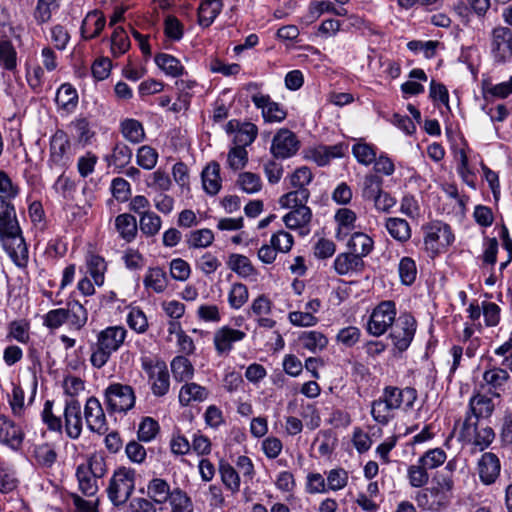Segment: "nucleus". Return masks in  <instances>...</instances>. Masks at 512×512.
I'll list each match as a JSON object with an SVG mask.
<instances>
[{"mask_svg":"<svg viewBox=\"0 0 512 512\" xmlns=\"http://www.w3.org/2000/svg\"><path fill=\"white\" fill-rule=\"evenodd\" d=\"M0 240L11 260L18 267H26L28 248L22 236L12 200L0 198Z\"/></svg>","mask_w":512,"mask_h":512,"instance_id":"obj_1","label":"nucleus"},{"mask_svg":"<svg viewBox=\"0 0 512 512\" xmlns=\"http://www.w3.org/2000/svg\"><path fill=\"white\" fill-rule=\"evenodd\" d=\"M416 399L417 391L414 388L399 389L387 386L383 390L382 396L372 402L371 415L377 423L385 425L394 417L395 410L411 409Z\"/></svg>","mask_w":512,"mask_h":512,"instance_id":"obj_2","label":"nucleus"},{"mask_svg":"<svg viewBox=\"0 0 512 512\" xmlns=\"http://www.w3.org/2000/svg\"><path fill=\"white\" fill-rule=\"evenodd\" d=\"M454 480L451 475L438 473L430 487L419 490L415 495L417 506L425 511L439 512L446 509L452 498Z\"/></svg>","mask_w":512,"mask_h":512,"instance_id":"obj_3","label":"nucleus"},{"mask_svg":"<svg viewBox=\"0 0 512 512\" xmlns=\"http://www.w3.org/2000/svg\"><path fill=\"white\" fill-rule=\"evenodd\" d=\"M127 331L120 326H111L97 335V342L93 345L90 362L95 368H102L117 351L126 338Z\"/></svg>","mask_w":512,"mask_h":512,"instance_id":"obj_4","label":"nucleus"},{"mask_svg":"<svg viewBox=\"0 0 512 512\" xmlns=\"http://www.w3.org/2000/svg\"><path fill=\"white\" fill-rule=\"evenodd\" d=\"M459 439L472 446L471 453L483 452L495 439V432L489 426H479L478 422L472 421L469 415L466 417L460 432Z\"/></svg>","mask_w":512,"mask_h":512,"instance_id":"obj_5","label":"nucleus"},{"mask_svg":"<svg viewBox=\"0 0 512 512\" xmlns=\"http://www.w3.org/2000/svg\"><path fill=\"white\" fill-rule=\"evenodd\" d=\"M135 471L125 467L118 468L110 479L107 494L115 506L125 504L134 491Z\"/></svg>","mask_w":512,"mask_h":512,"instance_id":"obj_6","label":"nucleus"},{"mask_svg":"<svg viewBox=\"0 0 512 512\" xmlns=\"http://www.w3.org/2000/svg\"><path fill=\"white\" fill-rule=\"evenodd\" d=\"M104 396L110 413H126L135 405L134 390L129 385L113 383L106 388Z\"/></svg>","mask_w":512,"mask_h":512,"instance_id":"obj_7","label":"nucleus"},{"mask_svg":"<svg viewBox=\"0 0 512 512\" xmlns=\"http://www.w3.org/2000/svg\"><path fill=\"white\" fill-rule=\"evenodd\" d=\"M313 174L311 170L306 167H300L294 171L290 176V184L294 190L284 194L279 199L280 205H289L292 202L298 203L307 202L310 197V191L307 189V185L312 181Z\"/></svg>","mask_w":512,"mask_h":512,"instance_id":"obj_8","label":"nucleus"},{"mask_svg":"<svg viewBox=\"0 0 512 512\" xmlns=\"http://www.w3.org/2000/svg\"><path fill=\"white\" fill-rule=\"evenodd\" d=\"M491 55L495 63L505 64L512 60V30L498 25L490 33Z\"/></svg>","mask_w":512,"mask_h":512,"instance_id":"obj_9","label":"nucleus"},{"mask_svg":"<svg viewBox=\"0 0 512 512\" xmlns=\"http://www.w3.org/2000/svg\"><path fill=\"white\" fill-rule=\"evenodd\" d=\"M396 309L392 301L381 302L370 315L367 330L373 336L383 335L395 323Z\"/></svg>","mask_w":512,"mask_h":512,"instance_id":"obj_10","label":"nucleus"},{"mask_svg":"<svg viewBox=\"0 0 512 512\" xmlns=\"http://www.w3.org/2000/svg\"><path fill=\"white\" fill-rule=\"evenodd\" d=\"M416 331V320L409 314L401 315L391 328L389 337L393 346L403 352L410 346Z\"/></svg>","mask_w":512,"mask_h":512,"instance_id":"obj_11","label":"nucleus"},{"mask_svg":"<svg viewBox=\"0 0 512 512\" xmlns=\"http://www.w3.org/2000/svg\"><path fill=\"white\" fill-rule=\"evenodd\" d=\"M71 142L63 130H57L50 140V166L63 170L70 160Z\"/></svg>","mask_w":512,"mask_h":512,"instance_id":"obj_12","label":"nucleus"},{"mask_svg":"<svg viewBox=\"0 0 512 512\" xmlns=\"http://www.w3.org/2000/svg\"><path fill=\"white\" fill-rule=\"evenodd\" d=\"M84 416L87 427L92 432H96L100 435L105 434L108 431V424L106 416L100 401L96 397H90L87 399L84 407Z\"/></svg>","mask_w":512,"mask_h":512,"instance_id":"obj_13","label":"nucleus"},{"mask_svg":"<svg viewBox=\"0 0 512 512\" xmlns=\"http://www.w3.org/2000/svg\"><path fill=\"white\" fill-rule=\"evenodd\" d=\"M299 141L288 129H280L273 138L271 153L276 158H289L297 153Z\"/></svg>","mask_w":512,"mask_h":512,"instance_id":"obj_14","label":"nucleus"},{"mask_svg":"<svg viewBox=\"0 0 512 512\" xmlns=\"http://www.w3.org/2000/svg\"><path fill=\"white\" fill-rule=\"evenodd\" d=\"M479 479L484 485H492L500 476L501 462L493 452H484L477 461Z\"/></svg>","mask_w":512,"mask_h":512,"instance_id":"obj_15","label":"nucleus"},{"mask_svg":"<svg viewBox=\"0 0 512 512\" xmlns=\"http://www.w3.org/2000/svg\"><path fill=\"white\" fill-rule=\"evenodd\" d=\"M65 431L69 438L77 439L82 432L81 405L78 400L66 401L64 409Z\"/></svg>","mask_w":512,"mask_h":512,"instance_id":"obj_16","label":"nucleus"},{"mask_svg":"<svg viewBox=\"0 0 512 512\" xmlns=\"http://www.w3.org/2000/svg\"><path fill=\"white\" fill-rule=\"evenodd\" d=\"M281 207L292 209L283 218L285 225L289 229L303 228L310 223L312 212L311 209L306 206V202L298 203L297 201L289 205H281Z\"/></svg>","mask_w":512,"mask_h":512,"instance_id":"obj_17","label":"nucleus"},{"mask_svg":"<svg viewBox=\"0 0 512 512\" xmlns=\"http://www.w3.org/2000/svg\"><path fill=\"white\" fill-rule=\"evenodd\" d=\"M246 334L243 331L224 326L214 334V345L218 354H227L231 351L233 343L241 341Z\"/></svg>","mask_w":512,"mask_h":512,"instance_id":"obj_18","label":"nucleus"},{"mask_svg":"<svg viewBox=\"0 0 512 512\" xmlns=\"http://www.w3.org/2000/svg\"><path fill=\"white\" fill-rule=\"evenodd\" d=\"M252 101L262 110L264 119L268 122H280L286 118L285 110L276 102L271 101L268 95L255 94Z\"/></svg>","mask_w":512,"mask_h":512,"instance_id":"obj_19","label":"nucleus"},{"mask_svg":"<svg viewBox=\"0 0 512 512\" xmlns=\"http://www.w3.org/2000/svg\"><path fill=\"white\" fill-rule=\"evenodd\" d=\"M364 266L363 259L351 252L338 254L334 261V269L338 275L361 272Z\"/></svg>","mask_w":512,"mask_h":512,"instance_id":"obj_20","label":"nucleus"},{"mask_svg":"<svg viewBox=\"0 0 512 512\" xmlns=\"http://www.w3.org/2000/svg\"><path fill=\"white\" fill-rule=\"evenodd\" d=\"M203 189L209 195H216L221 189L220 165L212 161L202 171Z\"/></svg>","mask_w":512,"mask_h":512,"instance_id":"obj_21","label":"nucleus"},{"mask_svg":"<svg viewBox=\"0 0 512 512\" xmlns=\"http://www.w3.org/2000/svg\"><path fill=\"white\" fill-rule=\"evenodd\" d=\"M22 440L21 429L4 415H0V442L15 448L22 443Z\"/></svg>","mask_w":512,"mask_h":512,"instance_id":"obj_22","label":"nucleus"},{"mask_svg":"<svg viewBox=\"0 0 512 512\" xmlns=\"http://www.w3.org/2000/svg\"><path fill=\"white\" fill-rule=\"evenodd\" d=\"M106 20L99 11L89 12L81 25V34L85 39L97 37L105 26Z\"/></svg>","mask_w":512,"mask_h":512,"instance_id":"obj_23","label":"nucleus"},{"mask_svg":"<svg viewBox=\"0 0 512 512\" xmlns=\"http://www.w3.org/2000/svg\"><path fill=\"white\" fill-rule=\"evenodd\" d=\"M209 396L206 387L191 382L184 384L179 391V402L182 406H188L192 401L203 402Z\"/></svg>","mask_w":512,"mask_h":512,"instance_id":"obj_24","label":"nucleus"},{"mask_svg":"<svg viewBox=\"0 0 512 512\" xmlns=\"http://www.w3.org/2000/svg\"><path fill=\"white\" fill-rule=\"evenodd\" d=\"M223 7L222 0H204L198 8V23L209 27L219 15Z\"/></svg>","mask_w":512,"mask_h":512,"instance_id":"obj_25","label":"nucleus"},{"mask_svg":"<svg viewBox=\"0 0 512 512\" xmlns=\"http://www.w3.org/2000/svg\"><path fill=\"white\" fill-rule=\"evenodd\" d=\"M374 242L370 236L363 232H355L351 235L347 247L349 252L363 259L373 249Z\"/></svg>","mask_w":512,"mask_h":512,"instance_id":"obj_26","label":"nucleus"},{"mask_svg":"<svg viewBox=\"0 0 512 512\" xmlns=\"http://www.w3.org/2000/svg\"><path fill=\"white\" fill-rule=\"evenodd\" d=\"M115 228L121 238L131 242L137 234L136 218L128 213L120 214L115 219Z\"/></svg>","mask_w":512,"mask_h":512,"instance_id":"obj_27","label":"nucleus"},{"mask_svg":"<svg viewBox=\"0 0 512 512\" xmlns=\"http://www.w3.org/2000/svg\"><path fill=\"white\" fill-rule=\"evenodd\" d=\"M144 286L153 290L155 293H162L168 285L166 272L160 267L149 268L144 280Z\"/></svg>","mask_w":512,"mask_h":512,"instance_id":"obj_28","label":"nucleus"},{"mask_svg":"<svg viewBox=\"0 0 512 512\" xmlns=\"http://www.w3.org/2000/svg\"><path fill=\"white\" fill-rule=\"evenodd\" d=\"M219 474L223 485L232 494H236L240 491V476L235 468L226 461H220L219 463Z\"/></svg>","mask_w":512,"mask_h":512,"instance_id":"obj_29","label":"nucleus"},{"mask_svg":"<svg viewBox=\"0 0 512 512\" xmlns=\"http://www.w3.org/2000/svg\"><path fill=\"white\" fill-rule=\"evenodd\" d=\"M171 371L177 382L188 381L194 376V367L185 356H176L171 361Z\"/></svg>","mask_w":512,"mask_h":512,"instance_id":"obj_30","label":"nucleus"},{"mask_svg":"<svg viewBox=\"0 0 512 512\" xmlns=\"http://www.w3.org/2000/svg\"><path fill=\"white\" fill-rule=\"evenodd\" d=\"M383 179L375 173L366 174L361 183V196L363 199L373 201L383 189Z\"/></svg>","mask_w":512,"mask_h":512,"instance_id":"obj_31","label":"nucleus"},{"mask_svg":"<svg viewBox=\"0 0 512 512\" xmlns=\"http://www.w3.org/2000/svg\"><path fill=\"white\" fill-rule=\"evenodd\" d=\"M356 214L348 208H341L335 214V220L338 223L336 237L342 240L348 233L355 228Z\"/></svg>","mask_w":512,"mask_h":512,"instance_id":"obj_32","label":"nucleus"},{"mask_svg":"<svg viewBox=\"0 0 512 512\" xmlns=\"http://www.w3.org/2000/svg\"><path fill=\"white\" fill-rule=\"evenodd\" d=\"M471 414L478 422L479 418H487L491 416L494 411V404L491 398L478 394L470 399L469 403Z\"/></svg>","mask_w":512,"mask_h":512,"instance_id":"obj_33","label":"nucleus"},{"mask_svg":"<svg viewBox=\"0 0 512 512\" xmlns=\"http://www.w3.org/2000/svg\"><path fill=\"white\" fill-rule=\"evenodd\" d=\"M148 496L157 504H163L172 496L169 484L160 478L152 479L147 486Z\"/></svg>","mask_w":512,"mask_h":512,"instance_id":"obj_34","label":"nucleus"},{"mask_svg":"<svg viewBox=\"0 0 512 512\" xmlns=\"http://www.w3.org/2000/svg\"><path fill=\"white\" fill-rule=\"evenodd\" d=\"M33 456L37 464L44 468L52 467L57 460L55 446L50 443L35 445Z\"/></svg>","mask_w":512,"mask_h":512,"instance_id":"obj_35","label":"nucleus"},{"mask_svg":"<svg viewBox=\"0 0 512 512\" xmlns=\"http://www.w3.org/2000/svg\"><path fill=\"white\" fill-rule=\"evenodd\" d=\"M155 63L169 76L178 77L183 74L184 67L177 58L170 54H157L155 56Z\"/></svg>","mask_w":512,"mask_h":512,"instance_id":"obj_36","label":"nucleus"},{"mask_svg":"<svg viewBox=\"0 0 512 512\" xmlns=\"http://www.w3.org/2000/svg\"><path fill=\"white\" fill-rule=\"evenodd\" d=\"M386 228L395 240L406 242L411 237V229L408 222L401 218H388Z\"/></svg>","mask_w":512,"mask_h":512,"instance_id":"obj_37","label":"nucleus"},{"mask_svg":"<svg viewBox=\"0 0 512 512\" xmlns=\"http://www.w3.org/2000/svg\"><path fill=\"white\" fill-rule=\"evenodd\" d=\"M76 476L79 483L81 492L86 496H93L98 491V485L96 477L90 474V471L86 469V466L80 465L76 470Z\"/></svg>","mask_w":512,"mask_h":512,"instance_id":"obj_38","label":"nucleus"},{"mask_svg":"<svg viewBox=\"0 0 512 512\" xmlns=\"http://www.w3.org/2000/svg\"><path fill=\"white\" fill-rule=\"evenodd\" d=\"M65 312H68L67 321H69L70 325L76 330H80L88 320L86 309L77 301L69 302Z\"/></svg>","mask_w":512,"mask_h":512,"instance_id":"obj_39","label":"nucleus"},{"mask_svg":"<svg viewBox=\"0 0 512 512\" xmlns=\"http://www.w3.org/2000/svg\"><path fill=\"white\" fill-rule=\"evenodd\" d=\"M228 267L241 277H249L255 273V269L247 256L232 254L229 256Z\"/></svg>","mask_w":512,"mask_h":512,"instance_id":"obj_40","label":"nucleus"},{"mask_svg":"<svg viewBox=\"0 0 512 512\" xmlns=\"http://www.w3.org/2000/svg\"><path fill=\"white\" fill-rule=\"evenodd\" d=\"M132 158V150L124 143H117L112 154L107 157L109 165H113L118 169L126 167Z\"/></svg>","mask_w":512,"mask_h":512,"instance_id":"obj_41","label":"nucleus"},{"mask_svg":"<svg viewBox=\"0 0 512 512\" xmlns=\"http://www.w3.org/2000/svg\"><path fill=\"white\" fill-rule=\"evenodd\" d=\"M123 136L131 143H140L144 140L145 133L142 124L134 119H126L121 124Z\"/></svg>","mask_w":512,"mask_h":512,"instance_id":"obj_42","label":"nucleus"},{"mask_svg":"<svg viewBox=\"0 0 512 512\" xmlns=\"http://www.w3.org/2000/svg\"><path fill=\"white\" fill-rule=\"evenodd\" d=\"M214 241V234L210 229L204 228L191 231L187 235V245L190 248H206Z\"/></svg>","mask_w":512,"mask_h":512,"instance_id":"obj_43","label":"nucleus"},{"mask_svg":"<svg viewBox=\"0 0 512 512\" xmlns=\"http://www.w3.org/2000/svg\"><path fill=\"white\" fill-rule=\"evenodd\" d=\"M151 389L155 396L161 397L168 393L170 388V377L166 366H161L160 371L149 378Z\"/></svg>","mask_w":512,"mask_h":512,"instance_id":"obj_44","label":"nucleus"},{"mask_svg":"<svg viewBox=\"0 0 512 512\" xmlns=\"http://www.w3.org/2000/svg\"><path fill=\"white\" fill-rule=\"evenodd\" d=\"M140 230L148 237L156 235L161 228V218L154 212L145 211L140 217Z\"/></svg>","mask_w":512,"mask_h":512,"instance_id":"obj_45","label":"nucleus"},{"mask_svg":"<svg viewBox=\"0 0 512 512\" xmlns=\"http://www.w3.org/2000/svg\"><path fill=\"white\" fill-rule=\"evenodd\" d=\"M171 512H193V503L190 497L181 489L176 488L172 491L169 498Z\"/></svg>","mask_w":512,"mask_h":512,"instance_id":"obj_46","label":"nucleus"},{"mask_svg":"<svg viewBox=\"0 0 512 512\" xmlns=\"http://www.w3.org/2000/svg\"><path fill=\"white\" fill-rule=\"evenodd\" d=\"M237 185L242 191L248 194L257 193L262 188L260 176L252 172L240 173L237 179Z\"/></svg>","mask_w":512,"mask_h":512,"instance_id":"obj_47","label":"nucleus"},{"mask_svg":"<svg viewBox=\"0 0 512 512\" xmlns=\"http://www.w3.org/2000/svg\"><path fill=\"white\" fill-rule=\"evenodd\" d=\"M427 470L428 468L419 462L416 465L409 466L407 476L410 485L415 488L424 487L429 481Z\"/></svg>","mask_w":512,"mask_h":512,"instance_id":"obj_48","label":"nucleus"},{"mask_svg":"<svg viewBox=\"0 0 512 512\" xmlns=\"http://www.w3.org/2000/svg\"><path fill=\"white\" fill-rule=\"evenodd\" d=\"M352 152L357 161L365 166L372 164L375 161L376 151L373 145L358 142L353 145Z\"/></svg>","mask_w":512,"mask_h":512,"instance_id":"obj_49","label":"nucleus"},{"mask_svg":"<svg viewBox=\"0 0 512 512\" xmlns=\"http://www.w3.org/2000/svg\"><path fill=\"white\" fill-rule=\"evenodd\" d=\"M56 103L65 109L75 107L78 101V94L70 84H63L56 93Z\"/></svg>","mask_w":512,"mask_h":512,"instance_id":"obj_50","label":"nucleus"},{"mask_svg":"<svg viewBox=\"0 0 512 512\" xmlns=\"http://www.w3.org/2000/svg\"><path fill=\"white\" fill-rule=\"evenodd\" d=\"M300 340L302 341L303 346L310 351H315L317 349L322 350L328 344L326 336L319 331L304 332L300 337Z\"/></svg>","mask_w":512,"mask_h":512,"instance_id":"obj_51","label":"nucleus"},{"mask_svg":"<svg viewBox=\"0 0 512 512\" xmlns=\"http://www.w3.org/2000/svg\"><path fill=\"white\" fill-rule=\"evenodd\" d=\"M59 8V0H38L34 11L35 19L45 23L51 19L52 12Z\"/></svg>","mask_w":512,"mask_h":512,"instance_id":"obj_52","label":"nucleus"},{"mask_svg":"<svg viewBox=\"0 0 512 512\" xmlns=\"http://www.w3.org/2000/svg\"><path fill=\"white\" fill-rule=\"evenodd\" d=\"M130 47L129 38L123 28L117 27L111 36V50L114 56L124 54Z\"/></svg>","mask_w":512,"mask_h":512,"instance_id":"obj_53","label":"nucleus"},{"mask_svg":"<svg viewBox=\"0 0 512 512\" xmlns=\"http://www.w3.org/2000/svg\"><path fill=\"white\" fill-rule=\"evenodd\" d=\"M157 160L158 153L154 148L148 145H144L138 149L137 164L141 166L143 169H153L157 164Z\"/></svg>","mask_w":512,"mask_h":512,"instance_id":"obj_54","label":"nucleus"},{"mask_svg":"<svg viewBox=\"0 0 512 512\" xmlns=\"http://www.w3.org/2000/svg\"><path fill=\"white\" fill-rule=\"evenodd\" d=\"M248 288L242 283L232 285L228 295L229 305L234 309H240L248 300Z\"/></svg>","mask_w":512,"mask_h":512,"instance_id":"obj_55","label":"nucleus"},{"mask_svg":"<svg viewBox=\"0 0 512 512\" xmlns=\"http://www.w3.org/2000/svg\"><path fill=\"white\" fill-rule=\"evenodd\" d=\"M398 270L401 282L403 284L411 285L415 281L417 275V268L415 261L412 258H402L400 260Z\"/></svg>","mask_w":512,"mask_h":512,"instance_id":"obj_56","label":"nucleus"},{"mask_svg":"<svg viewBox=\"0 0 512 512\" xmlns=\"http://www.w3.org/2000/svg\"><path fill=\"white\" fill-rule=\"evenodd\" d=\"M0 64L7 70H13L16 67V51L8 40L0 41Z\"/></svg>","mask_w":512,"mask_h":512,"instance_id":"obj_57","label":"nucleus"},{"mask_svg":"<svg viewBox=\"0 0 512 512\" xmlns=\"http://www.w3.org/2000/svg\"><path fill=\"white\" fill-rule=\"evenodd\" d=\"M88 269L96 285L100 286L104 283V273L106 263L104 259L98 255H91L88 259Z\"/></svg>","mask_w":512,"mask_h":512,"instance_id":"obj_58","label":"nucleus"},{"mask_svg":"<svg viewBox=\"0 0 512 512\" xmlns=\"http://www.w3.org/2000/svg\"><path fill=\"white\" fill-rule=\"evenodd\" d=\"M446 458L447 456L443 449L435 448L425 452L424 455L420 457L419 463L425 465L428 469H435L441 466Z\"/></svg>","mask_w":512,"mask_h":512,"instance_id":"obj_59","label":"nucleus"},{"mask_svg":"<svg viewBox=\"0 0 512 512\" xmlns=\"http://www.w3.org/2000/svg\"><path fill=\"white\" fill-rule=\"evenodd\" d=\"M248 161V153L244 147H233L227 156L228 166L232 170H240L245 167Z\"/></svg>","mask_w":512,"mask_h":512,"instance_id":"obj_60","label":"nucleus"},{"mask_svg":"<svg viewBox=\"0 0 512 512\" xmlns=\"http://www.w3.org/2000/svg\"><path fill=\"white\" fill-rule=\"evenodd\" d=\"M257 136V127L252 123H245L235 135L236 146L246 147L252 144Z\"/></svg>","mask_w":512,"mask_h":512,"instance_id":"obj_61","label":"nucleus"},{"mask_svg":"<svg viewBox=\"0 0 512 512\" xmlns=\"http://www.w3.org/2000/svg\"><path fill=\"white\" fill-rule=\"evenodd\" d=\"M348 482V473L342 469H332L327 474L328 490L338 491L343 489Z\"/></svg>","mask_w":512,"mask_h":512,"instance_id":"obj_62","label":"nucleus"},{"mask_svg":"<svg viewBox=\"0 0 512 512\" xmlns=\"http://www.w3.org/2000/svg\"><path fill=\"white\" fill-rule=\"evenodd\" d=\"M159 425L156 420L151 417H145L138 429V438L141 441H151L158 433Z\"/></svg>","mask_w":512,"mask_h":512,"instance_id":"obj_63","label":"nucleus"},{"mask_svg":"<svg viewBox=\"0 0 512 512\" xmlns=\"http://www.w3.org/2000/svg\"><path fill=\"white\" fill-rule=\"evenodd\" d=\"M509 379V374L505 369L493 368L483 374V380L494 388L501 387Z\"/></svg>","mask_w":512,"mask_h":512,"instance_id":"obj_64","label":"nucleus"}]
</instances>
